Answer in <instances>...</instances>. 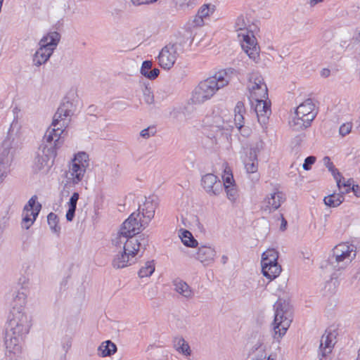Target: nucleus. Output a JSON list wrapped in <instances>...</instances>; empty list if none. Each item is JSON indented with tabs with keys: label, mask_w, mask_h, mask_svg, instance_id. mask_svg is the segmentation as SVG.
<instances>
[{
	"label": "nucleus",
	"mask_w": 360,
	"mask_h": 360,
	"mask_svg": "<svg viewBox=\"0 0 360 360\" xmlns=\"http://www.w3.org/2000/svg\"><path fill=\"white\" fill-rule=\"evenodd\" d=\"M180 238L186 246L194 248L198 245V241L193 238L189 231L183 230Z\"/></svg>",
	"instance_id": "34"
},
{
	"label": "nucleus",
	"mask_w": 360,
	"mask_h": 360,
	"mask_svg": "<svg viewBox=\"0 0 360 360\" xmlns=\"http://www.w3.org/2000/svg\"><path fill=\"white\" fill-rule=\"evenodd\" d=\"M20 125L18 121L13 120L8 129L7 136L1 143L0 148V184L7 175L15 150L19 146V134Z\"/></svg>",
	"instance_id": "4"
},
{
	"label": "nucleus",
	"mask_w": 360,
	"mask_h": 360,
	"mask_svg": "<svg viewBox=\"0 0 360 360\" xmlns=\"http://www.w3.org/2000/svg\"><path fill=\"white\" fill-rule=\"evenodd\" d=\"M140 207L138 212H133L122 224V234H127L128 236L134 237L140 229L147 225L145 224V220H142L140 217Z\"/></svg>",
	"instance_id": "12"
},
{
	"label": "nucleus",
	"mask_w": 360,
	"mask_h": 360,
	"mask_svg": "<svg viewBox=\"0 0 360 360\" xmlns=\"http://www.w3.org/2000/svg\"><path fill=\"white\" fill-rule=\"evenodd\" d=\"M352 128V124L351 122L344 123L340 126L339 133L342 136H345L350 133Z\"/></svg>",
	"instance_id": "43"
},
{
	"label": "nucleus",
	"mask_w": 360,
	"mask_h": 360,
	"mask_svg": "<svg viewBox=\"0 0 360 360\" xmlns=\"http://www.w3.org/2000/svg\"><path fill=\"white\" fill-rule=\"evenodd\" d=\"M89 166V158L86 153L79 152L75 155L70 168V174L74 184H77L83 179Z\"/></svg>",
	"instance_id": "11"
},
{
	"label": "nucleus",
	"mask_w": 360,
	"mask_h": 360,
	"mask_svg": "<svg viewBox=\"0 0 360 360\" xmlns=\"http://www.w3.org/2000/svg\"><path fill=\"white\" fill-rule=\"evenodd\" d=\"M262 271L267 278L273 280L276 278L281 271V266L278 263H262Z\"/></svg>",
	"instance_id": "22"
},
{
	"label": "nucleus",
	"mask_w": 360,
	"mask_h": 360,
	"mask_svg": "<svg viewBox=\"0 0 360 360\" xmlns=\"http://www.w3.org/2000/svg\"><path fill=\"white\" fill-rule=\"evenodd\" d=\"M22 214V227L25 229H28L32 225L34 221L32 220L29 212H23Z\"/></svg>",
	"instance_id": "41"
},
{
	"label": "nucleus",
	"mask_w": 360,
	"mask_h": 360,
	"mask_svg": "<svg viewBox=\"0 0 360 360\" xmlns=\"http://www.w3.org/2000/svg\"><path fill=\"white\" fill-rule=\"evenodd\" d=\"M222 263L225 264L227 262L228 257L225 255H223L221 257Z\"/></svg>",
	"instance_id": "64"
},
{
	"label": "nucleus",
	"mask_w": 360,
	"mask_h": 360,
	"mask_svg": "<svg viewBox=\"0 0 360 360\" xmlns=\"http://www.w3.org/2000/svg\"><path fill=\"white\" fill-rule=\"evenodd\" d=\"M354 278L359 280V288H360V264L354 276Z\"/></svg>",
	"instance_id": "60"
},
{
	"label": "nucleus",
	"mask_w": 360,
	"mask_h": 360,
	"mask_svg": "<svg viewBox=\"0 0 360 360\" xmlns=\"http://www.w3.org/2000/svg\"><path fill=\"white\" fill-rule=\"evenodd\" d=\"M335 338V335L331 331L326 330V333L322 335L319 347V355L321 356L320 360H322V358H326L331 353L334 346L333 342Z\"/></svg>",
	"instance_id": "18"
},
{
	"label": "nucleus",
	"mask_w": 360,
	"mask_h": 360,
	"mask_svg": "<svg viewBox=\"0 0 360 360\" xmlns=\"http://www.w3.org/2000/svg\"><path fill=\"white\" fill-rule=\"evenodd\" d=\"M156 133V129L154 126L148 127L141 131L140 136L143 139H148L151 136H154Z\"/></svg>",
	"instance_id": "42"
},
{
	"label": "nucleus",
	"mask_w": 360,
	"mask_h": 360,
	"mask_svg": "<svg viewBox=\"0 0 360 360\" xmlns=\"http://www.w3.org/2000/svg\"><path fill=\"white\" fill-rule=\"evenodd\" d=\"M22 338V335H18L10 330H6L4 343L6 349L14 354L18 352L20 349V344Z\"/></svg>",
	"instance_id": "20"
},
{
	"label": "nucleus",
	"mask_w": 360,
	"mask_h": 360,
	"mask_svg": "<svg viewBox=\"0 0 360 360\" xmlns=\"http://www.w3.org/2000/svg\"><path fill=\"white\" fill-rule=\"evenodd\" d=\"M265 359H266V355H264V356H262V355L260 358H257V359H256V360H263ZM266 360H275V359L271 358V356H269Z\"/></svg>",
	"instance_id": "63"
},
{
	"label": "nucleus",
	"mask_w": 360,
	"mask_h": 360,
	"mask_svg": "<svg viewBox=\"0 0 360 360\" xmlns=\"http://www.w3.org/2000/svg\"><path fill=\"white\" fill-rule=\"evenodd\" d=\"M330 71L329 69H323L321 71V76L324 77H328L330 75Z\"/></svg>",
	"instance_id": "59"
},
{
	"label": "nucleus",
	"mask_w": 360,
	"mask_h": 360,
	"mask_svg": "<svg viewBox=\"0 0 360 360\" xmlns=\"http://www.w3.org/2000/svg\"><path fill=\"white\" fill-rule=\"evenodd\" d=\"M248 89L250 94L259 89L262 85H266L262 75L258 72H252L248 78Z\"/></svg>",
	"instance_id": "27"
},
{
	"label": "nucleus",
	"mask_w": 360,
	"mask_h": 360,
	"mask_svg": "<svg viewBox=\"0 0 360 360\" xmlns=\"http://www.w3.org/2000/svg\"><path fill=\"white\" fill-rule=\"evenodd\" d=\"M173 346L175 350L179 354L189 356L191 354V349L188 343L181 336L175 337L173 340Z\"/></svg>",
	"instance_id": "25"
},
{
	"label": "nucleus",
	"mask_w": 360,
	"mask_h": 360,
	"mask_svg": "<svg viewBox=\"0 0 360 360\" xmlns=\"http://www.w3.org/2000/svg\"><path fill=\"white\" fill-rule=\"evenodd\" d=\"M255 110L257 116L258 122L262 125H265L271 113L270 101H256Z\"/></svg>",
	"instance_id": "19"
},
{
	"label": "nucleus",
	"mask_w": 360,
	"mask_h": 360,
	"mask_svg": "<svg viewBox=\"0 0 360 360\" xmlns=\"http://www.w3.org/2000/svg\"><path fill=\"white\" fill-rule=\"evenodd\" d=\"M249 20L243 15L237 18L235 22V28L236 31H245L248 30Z\"/></svg>",
	"instance_id": "37"
},
{
	"label": "nucleus",
	"mask_w": 360,
	"mask_h": 360,
	"mask_svg": "<svg viewBox=\"0 0 360 360\" xmlns=\"http://www.w3.org/2000/svg\"><path fill=\"white\" fill-rule=\"evenodd\" d=\"M101 356L103 357L110 356L117 351V346L110 340L103 342L98 347Z\"/></svg>",
	"instance_id": "28"
},
{
	"label": "nucleus",
	"mask_w": 360,
	"mask_h": 360,
	"mask_svg": "<svg viewBox=\"0 0 360 360\" xmlns=\"http://www.w3.org/2000/svg\"><path fill=\"white\" fill-rule=\"evenodd\" d=\"M186 40L184 37H179L174 43H169L164 46L158 56L160 66L165 70H170L178 57L184 53Z\"/></svg>",
	"instance_id": "9"
},
{
	"label": "nucleus",
	"mask_w": 360,
	"mask_h": 360,
	"mask_svg": "<svg viewBox=\"0 0 360 360\" xmlns=\"http://www.w3.org/2000/svg\"><path fill=\"white\" fill-rule=\"evenodd\" d=\"M323 163L326 167L328 169V170L332 173L333 177L335 178L337 186L338 188H341L340 186V177L341 174L338 172V170L335 167L333 163L331 162L329 157L326 156L323 158Z\"/></svg>",
	"instance_id": "31"
},
{
	"label": "nucleus",
	"mask_w": 360,
	"mask_h": 360,
	"mask_svg": "<svg viewBox=\"0 0 360 360\" xmlns=\"http://www.w3.org/2000/svg\"><path fill=\"white\" fill-rule=\"evenodd\" d=\"M245 112L244 103L242 101H238L234 108L235 115H243Z\"/></svg>",
	"instance_id": "49"
},
{
	"label": "nucleus",
	"mask_w": 360,
	"mask_h": 360,
	"mask_svg": "<svg viewBox=\"0 0 360 360\" xmlns=\"http://www.w3.org/2000/svg\"><path fill=\"white\" fill-rule=\"evenodd\" d=\"M72 342L70 338H67L66 341L63 342V347L65 352L68 351V349L71 347Z\"/></svg>",
	"instance_id": "56"
},
{
	"label": "nucleus",
	"mask_w": 360,
	"mask_h": 360,
	"mask_svg": "<svg viewBox=\"0 0 360 360\" xmlns=\"http://www.w3.org/2000/svg\"><path fill=\"white\" fill-rule=\"evenodd\" d=\"M342 179V176L340 177ZM353 179H349L346 181L342 183V179H340V186L341 188H339L340 191L342 194L348 193L351 191V188L353 185Z\"/></svg>",
	"instance_id": "40"
},
{
	"label": "nucleus",
	"mask_w": 360,
	"mask_h": 360,
	"mask_svg": "<svg viewBox=\"0 0 360 360\" xmlns=\"http://www.w3.org/2000/svg\"><path fill=\"white\" fill-rule=\"evenodd\" d=\"M243 37L241 46L250 58L257 62L259 57V46L257 43L255 37L250 35L248 32L238 34V37Z\"/></svg>",
	"instance_id": "15"
},
{
	"label": "nucleus",
	"mask_w": 360,
	"mask_h": 360,
	"mask_svg": "<svg viewBox=\"0 0 360 360\" xmlns=\"http://www.w3.org/2000/svg\"><path fill=\"white\" fill-rule=\"evenodd\" d=\"M227 198L231 202H235L238 196V191L235 185H227L225 184V188Z\"/></svg>",
	"instance_id": "39"
},
{
	"label": "nucleus",
	"mask_w": 360,
	"mask_h": 360,
	"mask_svg": "<svg viewBox=\"0 0 360 360\" xmlns=\"http://www.w3.org/2000/svg\"><path fill=\"white\" fill-rule=\"evenodd\" d=\"M174 290L183 297L190 299L193 296V292L191 287L181 279H175L173 281Z\"/></svg>",
	"instance_id": "24"
},
{
	"label": "nucleus",
	"mask_w": 360,
	"mask_h": 360,
	"mask_svg": "<svg viewBox=\"0 0 360 360\" xmlns=\"http://www.w3.org/2000/svg\"><path fill=\"white\" fill-rule=\"evenodd\" d=\"M304 136V135H298L293 139L292 143L295 145V147H299L301 145Z\"/></svg>",
	"instance_id": "53"
},
{
	"label": "nucleus",
	"mask_w": 360,
	"mask_h": 360,
	"mask_svg": "<svg viewBox=\"0 0 360 360\" xmlns=\"http://www.w3.org/2000/svg\"><path fill=\"white\" fill-rule=\"evenodd\" d=\"M26 302L24 292H18L11 302L12 309L8 315L6 329L18 335L24 336L29 333L31 321L23 312Z\"/></svg>",
	"instance_id": "3"
},
{
	"label": "nucleus",
	"mask_w": 360,
	"mask_h": 360,
	"mask_svg": "<svg viewBox=\"0 0 360 360\" xmlns=\"http://www.w3.org/2000/svg\"><path fill=\"white\" fill-rule=\"evenodd\" d=\"M139 239L135 238V240L137 242V244L139 245V250L140 248H143V250H146V246L148 245V239L147 236H145L144 234H142L139 236Z\"/></svg>",
	"instance_id": "45"
},
{
	"label": "nucleus",
	"mask_w": 360,
	"mask_h": 360,
	"mask_svg": "<svg viewBox=\"0 0 360 360\" xmlns=\"http://www.w3.org/2000/svg\"><path fill=\"white\" fill-rule=\"evenodd\" d=\"M215 10V6L211 4L202 5L198 11V15L200 18H204L213 13Z\"/></svg>",
	"instance_id": "38"
},
{
	"label": "nucleus",
	"mask_w": 360,
	"mask_h": 360,
	"mask_svg": "<svg viewBox=\"0 0 360 360\" xmlns=\"http://www.w3.org/2000/svg\"><path fill=\"white\" fill-rule=\"evenodd\" d=\"M285 200V194L281 191L271 193L262 202L261 210L268 214L276 210Z\"/></svg>",
	"instance_id": "16"
},
{
	"label": "nucleus",
	"mask_w": 360,
	"mask_h": 360,
	"mask_svg": "<svg viewBox=\"0 0 360 360\" xmlns=\"http://www.w3.org/2000/svg\"><path fill=\"white\" fill-rule=\"evenodd\" d=\"M155 271V264L153 261H148L139 271L140 278L150 276Z\"/></svg>",
	"instance_id": "35"
},
{
	"label": "nucleus",
	"mask_w": 360,
	"mask_h": 360,
	"mask_svg": "<svg viewBox=\"0 0 360 360\" xmlns=\"http://www.w3.org/2000/svg\"><path fill=\"white\" fill-rule=\"evenodd\" d=\"M251 99L256 101H267L268 99V89L266 84L262 85V87L259 86V89L252 92L250 94Z\"/></svg>",
	"instance_id": "30"
},
{
	"label": "nucleus",
	"mask_w": 360,
	"mask_h": 360,
	"mask_svg": "<svg viewBox=\"0 0 360 360\" xmlns=\"http://www.w3.org/2000/svg\"><path fill=\"white\" fill-rule=\"evenodd\" d=\"M195 0H183L182 4H186L188 6L193 4L195 3Z\"/></svg>",
	"instance_id": "61"
},
{
	"label": "nucleus",
	"mask_w": 360,
	"mask_h": 360,
	"mask_svg": "<svg viewBox=\"0 0 360 360\" xmlns=\"http://www.w3.org/2000/svg\"><path fill=\"white\" fill-rule=\"evenodd\" d=\"M41 209V205L37 202V196L33 195L25 205L23 209L24 212H30V217L32 216V220L35 221L40 210Z\"/></svg>",
	"instance_id": "23"
},
{
	"label": "nucleus",
	"mask_w": 360,
	"mask_h": 360,
	"mask_svg": "<svg viewBox=\"0 0 360 360\" xmlns=\"http://www.w3.org/2000/svg\"><path fill=\"white\" fill-rule=\"evenodd\" d=\"M139 252V245L135 238H131L125 244L124 250L119 251L115 256L112 264L114 268L122 269L131 265L132 259Z\"/></svg>",
	"instance_id": "10"
},
{
	"label": "nucleus",
	"mask_w": 360,
	"mask_h": 360,
	"mask_svg": "<svg viewBox=\"0 0 360 360\" xmlns=\"http://www.w3.org/2000/svg\"><path fill=\"white\" fill-rule=\"evenodd\" d=\"M240 134L243 136H248L250 134V129L249 127H246L243 125L242 130H238Z\"/></svg>",
	"instance_id": "57"
},
{
	"label": "nucleus",
	"mask_w": 360,
	"mask_h": 360,
	"mask_svg": "<svg viewBox=\"0 0 360 360\" xmlns=\"http://www.w3.org/2000/svg\"><path fill=\"white\" fill-rule=\"evenodd\" d=\"M278 252L274 249H269L262 256V263H278Z\"/></svg>",
	"instance_id": "33"
},
{
	"label": "nucleus",
	"mask_w": 360,
	"mask_h": 360,
	"mask_svg": "<svg viewBox=\"0 0 360 360\" xmlns=\"http://www.w3.org/2000/svg\"><path fill=\"white\" fill-rule=\"evenodd\" d=\"M354 248L347 243L338 244L333 249V252L328 257V264L335 271L345 269L356 257Z\"/></svg>",
	"instance_id": "8"
},
{
	"label": "nucleus",
	"mask_w": 360,
	"mask_h": 360,
	"mask_svg": "<svg viewBox=\"0 0 360 360\" xmlns=\"http://www.w3.org/2000/svg\"><path fill=\"white\" fill-rule=\"evenodd\" d=\"M281 227H280V229L281 231H285L286 229V226H287V221L285 220V219L283 217V215L281 214Z\"/></svg>",
	"instance_id": "58"
},
{
	"label": "nucleus",
	"mask_w": 360,
	"mask_h": 360,
	"mask_svg": "<svg viewBox=\"0 0 360 360\" xmlns=\"http://www.w3.org/2000/svg\"><path fill=\"white\" fill-rule=\"evenodd\" d=\"M60 40V34L56 31L50 32L44 36L39 42V48L33 56V65L39 67L45 64Z\"/></svg>",
	"instance_id": "7"
},
{
	"label": "nucleus",
	"mask_w": 360,
	"mask_h": 360,
	"mask_svg": "<svg viewBox=\"0 0 360 360\" xmlns=\"http://www.w3.org/2000/svg\"><path fill=\"white\" fill-rule=\"evenodd\" d=\"M47 221L50 229L53 233H58L60 231V227L58 226V217L53 213L51 212L47 216Z\"/></svg>",
	"instance_id": "36"
},
{
	"label": "nucleus",
	"mask_w": 360,
	"mask_h": 360,
	"mask_svg": "<svg viewBox=\"0 0 360 360\" xmlns=\"http://www.w3.org/2000/svg\"><path fill=\"white\" fill-rule=\"evenodd\" d=\"M79 195L78 193H77V192L73 193V194L70 197V199L68 202V207L76 208L77 203L79 200Z\"/></svg>",
	"instance_id": "48"
},
{
	"label": "nucleus",
	"mask_w": 360,
	"mask_h": 360,
	"mask_svg": "<svg viewBox=\"0 0 360 360\" xmlns=\"http://www.w3.org/2000/svg\"><path fill=\"white\" fill-rule=\"evenodd\" d=\"M143 98L146 103L153 104L154 103V96L150 89L146 87L143 91Z\"/></svg>",
	"instance_id": "44"
},
{
	"label": "nucleus",
	"mask_w": 360,
	"mask_h": 360,
	"mask_svg": "<svg viewBox=\"0 0 360 360\" xmlns=\"http://www.w3.org/2000/svg\"><path fill=\"white\" fill-rule=\"evenodd\" d=\"M132 4L136 6L142 4H148L156 1L157 0H131Z\"/></svg>",
	"instance_id": "51"
},
{
	"label": "nucleus",
	"mask_w": 360,
	"mask_h": 360,
	"mask_svg": "<svg viewBox=\"0 0 360 360\" xmlns=\"http://www.w3.org/2000/svg\"><path fill=\"white\" fill-rule=\"evenodd\" d=\"M264 143L259 141L255 143L254 146L250 148L248 159L245 160V167L246 171L249 174H255L252 179L259 180V175L257 174L258 169L257 155L263 149Z\"/></svg>",
	"instance_id": "13"
},
{
	"label": "nucleus",
	"mask_w": 360,
	"mask_h": 360,
	"mask_svg": "<svg viewBox=\"0 0 360 360\" xmlns=\"http://www.w3.org/2000/svg\"><path fill=\"white\" fill-rule=\"evenodd\" d=\"M131 238H135V237L128 236L127 234H122V230H120L112 240V243L115 246L120 248V250H122L125 248L126 243H128Z\"/></svg>",
	"instance_id": "32"
},
{
	"label": "nucleus",
	"mask_w": 360,
	"mask_h": 360,
	"mask_svg": "<svg viewBox=\"0 0 360 360\" xmlns=\"http://www.w3.org/2000/svg\"><path fill=\"white\" fill-rule=\"evenodd\" d=\"M350 45L349 39L341 40L340 42V48L342 51H345V49Z\"/></svg>",
	"instance_id": "54"
},
{
	"label": "nucleus",
	"mask_w": 360,
	"mask_h": 360,
	"mask_svg": "<svg viewBox=\"0 0 360 360\" xmlns=\"http://www.w3.org/2000/svg\"><path fill=\"white\" fill-rule=\"evenodd\" d=\"M316 158L314 156H309L305 158L304 162L302 165V167L304 170H309L311 169V166L315 162Z\"/></svg>",
	"instance_id": "46"
},
{
	"label": "nucleus",
	"mask_w": 360,
	"mask_h": 360,
	"mask_svg": "<svg viewBox=\"0 0 360 360\" xmlns=\"http://www.w3.org/2000/svg\"><path fill=\"white\" fill-rule=\"evenodd\" d=\"M153 63L150 60H145L143 62L141 68V73L145 77L149 79H155L158 77L160 74V70L158 68L152 69Z\"/></svg>",
	"instance_id": "26"
},
{
	"label": "nucleus",
	"mask_w": 360,
	"mask_h": 360,
	"mask_svg": "<svg viewBox=\"0 0 360 360\" xmlns=\"http://www.w3.org/2000/svg\"><path fill=\"white\" fill-rule=\"evenodd\" d=\"M343 195L341 192L340 193L330 194L324 198V203L330 207H338L344 201Z\"/></svg>",
	"instance_id": "29"
},
{
	"label": "nucleus",
	"mask_w": 360,
	"mask_h": 360,
	"mask_svg": "<svg viewBox=\"0 0 360 360\" xmlns=\"http://www.w3.org/2000/svg\"><path fill=\"white\" fill-rule=\"evenodd\" d=\"M274 338L281 339L288 330L292 321V309L285 300L278 299L274 304Z\"/></svg>",
	"instance_id": "5"
},
{
	"label": "nucleus",
	"mask_w": 360,
	"mask_h": 360,
	"mask_svg": "<svg viewBox=\"0 0 360 360\" xmlns=\"http://www.w3.org/2000/svg\"><path fill=\"white\" fill-rule=\"evenodd\" d=\"M73 105L70 101L63 102L54 114L51 126L46 130L34 158L33 169L36 172L48 171L56 156V151L64 143L65 129L73 115Z\"/></svg>",
	"instance_id": "1"
},
{
	"label": "nucleus",
	"mask_w": 360,
	"mask_h": 360,
	"mask_svg": "<svg viewBox=\"0 0 360 360\" xmlns=\"http://www.w3.org/2000/svg\"><path fill=\"white\" fill-rule=\"evenodd\" d=\"M201 185L210 196H218L224 190V184L219 178L211 173L202 176Z\"/></svg>",
	"instance_id": "14"
},
{
	"label": "nucleus",
	"mask_w": 360,
	"mask_h": 360,
	"mask_svg": "<svg viewBox=\"0 0 360 360\" xmlns=\"http://www.w3.org/2000/svg\"><path fill=\"white\" fill-rule=\"evenodd\" d=\"M158 205V198L156 195H150L146 198L141 209V214L144 219L145 224H148V222L153 218L155 211Z\"/></svg>",
	"instance_id": "17"
},
{
	"label": "nucleus",
	"mask_w": 360,
	"mask_h": 360,
	"mask_svg": "<svg viewBox=\"0 0 360 360\" xmlns=\"http://www.w3.org/2000/svg\"><path fill=\"white\" fill-rule=\"evenodd\" d=\"M351 191H352L356 197H360V186L359 185L353 184L351 188Z\"/></svg>",
	"instance_id": "55"
},
{
	"label": "nucleus",
	"mask_w": 360,
	"mask_h": 360,
	"mask_svg": "<svg viewBox=\"0 0 360 360\" xmlns=\"http://www.w3.org/2000/svg\"><path fill=\"white\" fill-rule=\"evenodd\" d=\"M317 115L315 105L311 98L305 100L295 110V116L289 124L294 131H302L311 126Z\"/></svg>",
	"instance_id": "6"
},
{
	"label": "nucleus",
	"mask_w": 360,
	"mask_h": 360,
	"mask_svg": "<svg viewBox=\"0 0 360 360\" xmlns=\"http://www.w3.org/2000/svg\"><path fill=\"white\" fill-rule=\"evenodd\" d=\"M243 115H234V124L238 130H242L243 127Z\"/></svg>",
	"instance_id": "47"
},
{
	"label": "nucleus",
	"mask_w": 360,
	"mask_h": 360,
	"mask_svg": "<svg viewBox=\"0 0 360 360\" xmlns=\"http://www.w3.org/2000/svg\"><path fill=\"white\" fill-rule=\"evenodd\" d=\"M216 255L214 248L210 246L202 245L198 248L195 258L205 266L212 263Z\"/></svg>",
	"instance_id": "21"
},
{
	"label": "nucleus",
	"mask_w": 360,
	"mask_h": 360,
	"mask_svg": "<svg viewBox=\"0 0 360 360\" xmlns=\"http://www.w3.org/2000/svg\"><path fill=\"white\" fill-rule=\"evenodd\" d=\"M234 182L233 177L232 174H229L224 179V182H222V184L225 185H233V183ZM225 188V186H224V188Z\"/></svg>",
	"instance_id": "52"
},
{
	"label": "nucleus",
	"mask_w": 360,
	"mask_h": 360,
	"mask_svg": "<svg viewBox=\"0 0 360 360\" xmlns=\"http://www.w3.org/2000/svg\"><path fill=\"white\" fill-rule=\"evenodd\" d=\"M76 208L74 207H70L68 208V210L66 213V219L68 221H72L75 214Z\"/></svg>",
	"instance_id": "50"
},
{
	"label": "nucleus",
	"mask_w": 360,
	"mask_h": 360,
	"mask_svg": "<svg viewBox=\"0 0 360 360\" xmlns=\"http://www.w3.org/2000/svg\"><path fill=\"white\" fill-rule=\"evenodd\" d=\"M236 72L232 68L220 70L205 80L201 81L195 88L192 101L201 104L210 100L218 90L227 86L231 80V75Z\"/></svg>",
	"instance_id": "2"
},
{
	"label": "nucleus",
	"mask_w": 360,
	"mask_h": 360,
	"mask_svg": "<svg viewBox=\"0 0 360 360\" xmlns=\"http://www.w3.org/2000/svg\"><path fill=\"white\" fill-rule=\"evenodd\" d=\"M324 0H310V4L311 6H314L320 2L323 1Z\"/></svg>",
	"instance_id": "62"
}]
</instances>
